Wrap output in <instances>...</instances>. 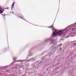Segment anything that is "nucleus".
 <instances>
[{
    "mask_svg": "<svg viewBox=\"0 0 76 76\" xmlns=\"http://www.w3.org/2000/svg\"><path fill=\"white\" fill-rule=\"evenodd\" d=\"M64 31V30H61V31H58L57 30H55V32L53 31V35L54 37V36H57V35H62V34L63 33V31Z\"/></svg>",
    "mask_w": 76,
    "mask_h": 76,
    "instance_id": "obj_1",
    "label": "nucleus"
},
{
    "mask_svg": "<svg viewBox=\"0 0 76 76\" xmlns=\"http://www.w3.org/2000/svg\"><path fill=\"white\" fill-rule=\"evenodd\" d=\"M53 25H52L51 26L49 27L48 28H52V30H53V29H54V27H53Z\"/></svg>",
    "mask_w": 76,
    "mask_h": 76,
    "instance_id": "obj_2",
    "label": "nucleus"
},
{
    "mask_svg": "<svg viewBox=\"0 0 76 76\" xmlns=\"http://www.w3.org/2000/svg\"><path fill=\"white\" fill-rule=\"evenodd\" d=\"M14 4H15V2H13V3L12 4V8H13V6H14Z\"/></svg>",
    "mask_w": 76,
    "mask_h": 76,
    "instance_id": "obj_3",
    "label": "nucleus"
},
{
    "mask_svg": "<svg viewBox=\"0 0 76 76\" xmlns=\"http://www.w3.org/2000/svg\"><path fill=\"white\" fill-rule=\"evenodd\" d=\"M0 12V13H3V11H1Z\"/></svg>",
    "mask_w": 76,
    "mask_h": 76,
    "instance_id": "obj_4",
    "label": "nucleus"
},
{
    "mask_svg": "<svg viewBox=\"0 0 76 76\" xmlns=\"http://www.w3.org/2000/svg\"><path fill=\"white\" fill-rule=\"evenodd\" d=\"M15 59H16V58H13V60H15Z\"/></svg>",
    "mask_w": 76,
    "mask_h": 76,
    "instance_id": "obj_5",
    "label": "nucleus"
},
{
    "mask_svg": "<svg viewBox=\"0 0 76 76\" xmlns=\"http://www.w3.org/2000/svg\"><path fill=\"white\" fill-rule=\"evenodd\" d=\"M75 28H74L72 29V31H74V30H75Z\"/></svg>",
    "mask_w": 76,
    "mask_h": 76,
    "instance_id": "obj_6",
    "label": "nucleus"
},
{
    "mask_svg": "<svg viewBox=\"0 0 76 76\" xmlns=\"http://www.w3.org/2000/svg\"><path fill=\"white\" fill-rule=\"evenodd\" d=\"M18 61L19 62V61Z\"/></svg>",
    "mask_w": 76,
    "mask_h": 76,
    "instance_id": "obj_7",
    "label": "nucleus"
},
{
    "mask_svg": "<svg viewBox=\"0 0 76 76\" xmlns=\"http://www.w3.org/2000/svg\"><path fill=\"white\" fill-rule=\"evenodd\" d=\"M7 9H9V8H7Z\"/></svg>",
    "mask_w": 76,
    "mask_h": 76,
    "instance_id": "obj_8",
    "label": "nucleus"
},
{
    "mask_svg": "<svg viewBox=\"0 0 76 76\" xmlns=\"http://www.w3.org/2000/svg\"><path fill=\"white\" fill-rule=\"evenodd\" d=\"M4 10H3V11H4Z\"/></svg>",
    "mask_w": 76,
    "mask_h": 76,
    "instance_id": "obj_9",
    "label": "nucleus"
},
{
    "mask_svg": "<svg viewBox=\"0 0 76 76\" xmlns=\"http://www.w3.org/2000/svg\"><path fill=\"white\" fill-rule=\"evenodd\" d=\"M74 45H76V44H75Z\"/></svg>",
    "mask_w": 76,
    "mask_h": 76,
    "instance_id": "obj_10",
    "label": "nucleus"
},
{
    "mask_svg": "<svg viewBox=\"0 0 76 76\" xmlns=\"http://www.w3.org/2000/svg\"><path fill=\"white\" fill-rule=\"evenodd\" d=\"M68 37H69V36H68Z\"/></svg>",
    "mask_w": 76,
    "mask_h": 76,
    "instance_id": "obj_11",
    "label": "nucleus"
}]
</instances>
